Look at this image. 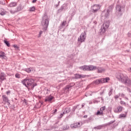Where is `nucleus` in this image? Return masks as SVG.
<instances>
[{
	"mask_svg": "<svg viewBox=\"0 0 131 131\" xmlns=\"http://www.w3.org/2000/svg\"><path fill=\"white\" fill-rule=\"evenodd\" d=\"M21 83L24 85L28 89L29 86H31V89H33L36 85V83H34V80L27 78L21 81Z\"/></svg>",
	"mask_w": 131,
	"mask_h": 131,
	"instance_id": "2",
	"label": "nucleus"
},
{
	"mask_svg": "<svg viewBox=\"0 0 131 131\" xmlns=\"http://www.w3.org/2000/svg\"><path fill=\"white\" fill-rule=\"evenodd\" d=\"M114 122V121H113V122H111V124H112V123H113Z\"/></svg>",
	"mask_w": 131,
	"mask_h": 131,
	"instance_id": "51",
	"label": "nucleus"
},
{
	"mask_svg": "<svg viewBox=\"0 0 131 131\" xmlns=\"http://www.w3.org/2000/svg\"><path fill=\"white\" fill-rule=\"evenodd\" d=\"M83 107H84V103H83V104H82V108Z\"/></svg>",
	"mask_w": 131,
	"mask_h": 131,
	"instance_id": "48",
	"label": "nucleus"
},
{
	"mask_svg": "<svg viewBox=\"0 0 131 131\" xmlns=\"http://www.w3.org/2000/svg\"><path fill=\"white\" fill-rule=\"evenodd\" d=\"M0 58H2V59H6L7 58L6 53L3 51L0 52Z\"/></svg>",
	"mask_w": 131,
	"mask_h": 131,
	"instance_id": "16",
	"label": "nucleus"
},
{
	"mask_svg": "<svg viewBox=\"0 0 131 131\" xmlns=\"http://www.w3.org/2000/svg\"><path fill=\"white\" fill-rule=\"evenodd\" d=\"M122 110H123V107L118 106L117 108H115L114 112L115 113H120L121 112H122Z\"/></svg>",
	"mask_w": 131,
	"mask_h": 131,
	"instance_id": "12",
	"label": "nucleus"
},
{
	"mask_svg": "<svg viewBox=\"0 0 131 131\" xmlns=\"http://www.w3.org/2000/svg\"><path fill=\"white\" fill-rule=\"evenodd\" d=\"M4 43H5V45H6V46H7V47H10V43L9 42V41L5 40H4Z\"/></svg>",
	"mask_w": 131,
	"mask_h": 131,
	"instance_id": "29",
	"label": "nucleus"
},
{
	"mask_svg": "<svg viewBox=\"0 0 131 131\" xmlns=\"http://www.w3.org/2000/svg\"><path fill=\"white\" fill-rule=\"evenodd\" d=\"M106 109V107L105 106H103V107H101L100 109V111L101 112H103V111H104V110Z\"/></svg>",
	"mask_w": 131,
	"mask_h": 131,
	"instance_id": "32",
	"label": "nucleus"
},
{
	"mask_svg": "<svg viewBox=\"0 0 131 131\" xmlns=\"http://www.w3.org/2000/svg\"><path fill=\"white\" fill-rule=\"evenodd\" d=\"M86 117H88V116H87V115H85V116H83V118H86Z\"/></svg>",
	"mask_w": 131,
	"mask_h": 131,
	"instance_id": "49",
	"label": "nucleus"
},
{
	"mask_svg": "<svg viewBox=\"0 0 131 131\" xmlns=\"http://www.w3.org/2000/svg\"><path fill=\"white\" fill-rule=\"evenodd\" d=\"M66 25V20H63V22L60 24V26L62 27L65 26Z\"/></svg>",
	"mask_w": 131,
	"mask_h": 131,
	"instance_id": "31",
	"label": "nucleus"
},
{
	"mask_svg": "<svg viewBox=\"0 0 131 131\" xmlns=\"http://www.w3.org/2000/svg\"><path fill=\"white\" fill-rule=\"evenodd\" d=\"M86 38V33L85 32H82L80 36L78 38V41L81 43L85 41Z\"/></svg>",
	"mask_w": 131,
	"mask_h": 131,
	"instance_id": "7",
	"label": "nucleus"
},
{
	"mask_svg": "<svg viewBox=\"0 0 131 131\" xmlns=\"http://www.w3.org/2000/svg\"><path fill=\"white\" fill-rule=\"evenodd\" d=\"M1 46H2V43H0V47H1Z\"/></svg>",
	"mask_w": 131,
	"mask_h": 131,
	"instance_id": "53",
	"label": "nucleus"
},
{
	"mask_svg": "<svg viewBox=\"0 0 131 131\" xmlns=\"http://www.w3.org/2000/svg\"><path fill=\"white\" fill-rule=\"evenodd\" d=\"M41 25L43 30H47L49 26V18L47 15H45L42 17Z\"/></svg>",
	"mask_w": 131,
	"mask_h": 131,
	"instance_id": "4",
	"label": "nucleus"
},
{
	"mask_svg": "<svg viewBox=\"0 0 131 131\" xmlns=\"http://www.w3.org/2000/svg\"><path fill=\"white\" fill-rule=\"evenodd\" d=\"M22 10V7L21 6H18L16 8V12H19V11H21Z\"/></svg>",
	"mask_w": 131,
	"mask_h": 131,
	"instance_id": "27",
	"label": "nucleus"
},
{
	"mask_svg": "<svg viewBox=\"0 0 131 131\" xmlns=\"http://www.w3.org/2000/svg\"><path fill=\"white\" fill-rule=\"evenodd\" d=\"M108 27H109V22L106 21L104 23L101 27L100 33V34H103L106 32V30L108 29Z\"/></svg>",
	"mask_w": 131,
	"mask_h": 131,
	"instance_id": "6",
	"label": "nucleus"
},
{
	"mask_svg": "<svg viewBox=\"0 0 131 131\" xmlns=\"http://www.w3.org/2000/svg\"><path fill=\"white\" fill-rule=\"evenodd\" d=\"M13 47L15 48V49H18L19 47H18V46H17V45H13Z\"/></svg>",
	"mask_w": 131,
	"mask_h": 131,
	"instance_id": "39",
	"label": "nucleus"
},
{
	"mask_svg": "<svg viewBox=\"0 0 131 131\" xmlns=\"http://www.w3.org/2000/svg\"><path fill=\"white\" fill-rule=\"evenodd\" d=\"M84 77H85V76L83 75L76 74L75 76V78L76 79H78V78H84Z\"/></svg>",
	"mask_w": 131,
	"mask_h": 131,
	"instance_id": "15",
	"label": "nucleus"
},
{
	"mask_svg": "<svg viewBox=\"0 0 131 131\" xmlns=\"http://www.w3.org/2000/svg\"><path fill=\"white\" fill-rule=\"evenodd\" d=\"M86 97H89L90 96H92V92L91 91H88L85 94Z\"/></svg>",
	"mask_w": 131,
	"mask_h": 131,
	"instance_id": "26",
	"label": "nucleus"
},
{
	"mask_svg": "<svg viewBox=\"0 0 131 131\" xmlns=\"http://www.w3.org/2000/svg\"><path fill=\"white\" fill-rule=\"evenodd\" d=\"M71 88H72L71 85H67L66 87V90H69L70 89H71Z\"/></svg>",
	"mask_w": 131,
	"mask_h": 131,
	"instance_id": "33",
	"label": "nucleus"
},
{
	"mask_svg": "<svg viewBox=\"0 0 131 131\" xmlns=\"http://www.w3.org/2000/svg\"><path fill=\"white\" fill-rule=\"evenodd\" d=\"M89 119H90V120H91V119H92V118H90Z\"/></svg>",
	"mask_w": 131,
	"mask_h": 131,
	"instance_id": "52",
	"label": "nucleus"
},
{
	"mask_svg": "<svg viewBox=\"0 0 131 131\" xmlns=\"http://www.w3.org/2000/svg\"><path fill=\"white\" fill-rule=\"evenodd\" d=\"M118 98H119V96L118 95L115 96V99H118Z\"/></svg>",
	"mask_w": 131,
	"mask_h": 131,
	"instance_id": "40",
	"label": "nucleus"
},
{
	"mask_svg": "<svg viewBox=\"0 0 131 131\" xmlns=\"http://www.w3.org/2000/svg\"><path fill=\"white\" fill-rule=\"evenodd\" d=\"M78 106H79V105H77V106H74V108H73L74 110H75V109H76V108H77V107H78Z\"/></svg>",
	"mask_w": 131,
	"mask_h": 131,
	"instance_id": "41",
	"label": "nucleus"
},
{
	"mask_svg": "<svg viewBox=\"0 0 131 131\" xmlns=\"http://www.w3.org/2000/svg\"><path fill=\"white\" fill-rule=\"evenodd\" d=\"M101 7L99 5L95 4L91 7V11L92 13H97L100 10Z\"/></svg>",
	"mask_w": 131,
	"mask_h": 131,
	"instance_id": "9",
	"label": "nucleus"
},
{
	"mask_svg": "<svg viewBox=\"0 0 131 131\" xmlns=\"http://www.w3.org/2000/svg\"><path fill=\"white\" fill-rule=\"evenodd\" d=\"M10 13L11 14H15V13H17V11H13L12 10H10Z\"/></svg>",
	"mask_w": 131,
	"mask_h": 131,
	"instance_id": "38",
	"label": "nucleus"
},
{
	"mask_svg": "<svg viewBox=\"0 0 131 131\" xmlns=\"http://www.w3.org/2000/svg\"><path fill=\"white\" fill-rule=\"evenodd\" d=\"M70 112V108H66L63 112V114H66L67 113H69Z\"/></svg>",
	"mask_w": 131,
	"mask_h": 131,
	"instance_id": "21",
	"label": "nucleus"
},
{
	"mask_svg": "<svg viewBox=\"0 0 131 131\" xmlns=\"http://www.w3.org/2000/svg\"><path fill=\"white\" fill-rule=\"evenodd\" d=\"M79 69L83 71H92L93 70H97L98 73H102L105 71V69L103 68L97 67L94 66H83L79 67Z\"/></svg>",
	"mask_w": 131,
	"mask_h": 131,
	"instance_id": "1",
	"label": "nucleus"
},
{
	"mask_svg": "<svg viewBox=\"0 0 131 131\" xmlns=\"http://www.w3.org/2000/svg\"><path fill=\"white\" fill-rule=\"evenodd\" d=\"M91 2H93V1H94V0H90Z\"/></svg>",
	"mask_w": 131,
	"mask_h": 131,
	"instance_id": "54",
	"label": "nucleus"
},
{
	"mask_svg": "<svg viewBox=\"0 0 131 131\" xmlns=\"http://www.w3.org/2000/svg\"><path fill=\"white\" fill-rule=\"evenodd\" d=\"M129 131H131V129H130Z\"/></svg>",
	"mask_w": 131,
	"mask_h": 131,
	"instance_id": "55",
	"label": "nucleus"
},
{
	"mask_svg": "<svg viewBox=\"0 0 131 131\" xmlns=\"http://www.w3.org/2000/svg\"><path fill=\"white\" fill-rule=\"evenodd\" d=\"M34 70L32 68H29L25 69V71L28 72V73H30L31 71H33Z\"/></svg>",
	"mask_w": 131,
	"mask_h": 131,
	"instance_id": "20",
	"label": "nucleus"
},
{
	"mask_svg": "<svg viewBox=\"0 0 131 131\" xmlns=\"http://www.w3.org/2000/svg\"><path fill=\"white\" fill-rule=\"evenodd\" d=\"M125 117H126V114H122L119 116V118H125Z\"/></svg>",
	"mask_w": 131,
	"mask_h": 131,
	"instance_id": "22",
	"label": "nucleus"
},
{
	"mask_svg": "<svg viewBox=\"0 0 131 131\" xmlns=\"http://www.w3.org/2000/svg\"><path fill=\"white\" fill-rule=\"evenodd\" d=\"M110 80V78L109 77H106L105 78H101L95 80L94 81V84H100L101 83H105V82H108Z\"/></svg>",
	"mask_w": 131,
	"mask_h": 131,
	"instance_id": "5",
	"label": "nucleus"
},
{
	"mask_svg": "<svg viewBox=\"0 0 131 131\" xmlns=\"http://www.w3.org/2000/svg\"><path fill=\"white\" fill-rule=\"evenodd\" d=\"M54 99V97L51 95L47 96L45 99V102H52V100Z\"/></svg>",
	"mask_w": 131,
	"mask_h": 131,
	"instance_id": "14",
	"label": "nucleus"
},
{
	"mask_svg": "<svg viewBox=\"0 0 131 131\" xmlns=\"http://www.w3.org/2000/svg\"><path fill=\"white\" fill-rule=\"evenodd\" d=\"M105 127V125H99L98 126H97L96 127H94V129H102L103 127Z\"/></svg>",
	"mask_w": 131,
	"mask_h": 131,
	"instance_id": "18",
	"label": "nucleus"
},
{
	"mask_svg": "<svg viewBox=\"0 0 131 131\" xmlns=\"http://www.w3.org/2000/svg\"><path fill=\"white\" fill-rule=\"evenodd\" d=\"M23 102H24V103H25V104H27L26 99H24Z\"/></svg>",
	"mask_w": 131,
	"mask_h": 131,
	"instance_id": "45",
	"label": "nucleus"
},
{
	"mask_svg": "<svg viewBox=\"0 0 131 131\" xmlns=\"http://www.w3.org/2000/svg\"><path fill=\"white\" fill-rule=\"evenodd\" d=\"M110 91L108 92V96H111L112 95V93H113V88L112 87L110 88Z\"/></svg>",
	"mask_w": 131,
	"mask_h": 131,
	"instance_id": "24",
	"label": "nucleus"
},
{
	"mask_svg": "<svg viewBox=\"0 0 131 131\" xmlns=\"http://www.w3.org/2000/svg\"><path fill=\"white\" fill-rule=\"evenodd\" d=\"M116 77L118 79L119 81L122 82L124 84L127 83V80L128 79V76L125 74L118 73L116 74Z\"/></svg>",
	"mask_w": 131,
	"mask_h": 131,
	"instance_id": "3",
	"label": "nucleus"
},
{
	"mask_svg": "<svg viewBox=\"0 0 131 131\" xmlns=\"http://www.w3.org/2000/svg\"><path fill=\"white\" fill-rule=\"evenodd\" d=\"M96 115H103V112H101V111H97Z\"/></svg>",
	"mask_w": 131,
	"mask_h": 131,
	"instance_id": "28",
	"label": "nucleus"
},
{
	"mask_svg": "<svg viewBox=\"0 0 131 131\" xmlns=\"http://www.w3.org/2000/svg\"><path fill=\"white\" fill-rule=\"evenodd\" d=\"M120 103V104H121V105H124V106L126 105V104L125 103V102L123 101H121Z\"/></svg>",
	"mask_w": 131,
	"mask_h": 131,
	"instance_id": "34",
	"label": "nucleus"
},
{
	"mask_svg": "<svg viewBox=\"0 0 131 131\" xmlns=\"http://www.w3.org/2000/svg\"><path fill=\"white\" fill-rule=\"evenodd\" d=\"M57 124H54V128H57Z\"/></svg>",
	"mask_w": 131,
	"mask_h": 131,
	"instance_id": "44",
	"label": "nucleus"
},
{
	"mask_svg": "<svg viewBox=\"0 0 131 131\" xmlns=\"http://www.w3.org/2000/svg\"><path fill=\"white\" fill-rule=\"evenodd\" d=\"M42 34V31H40L39 35H41Z\"/></svg>",
	"mask_w": 131,
	"mask_h": 131,
	"instance_id": "47",
	"label": "nucleus"
},
{
	"mask_svg": "<svg viewBox=\"0 0 131 131\" xmlns=\"http://www.w3.org/2000/svg\"><path fill=\"white\" fill-rule=\"evenodd\" d=\"M15 77L16 78H20V74L17 73L15 74Z\"/></svg>",
	"mask_w": 131,
	"mask_h": 131,
	"instance_id": "36",
	"label": "nucleus"
},
{
	"mask_svg": "<svg viewBox=\"0 0 131 131\" xmlns=\"http://www.w3.org/2000/svg\"><path fill=\"white\" fill-rule=\"evenodd\" d=\"M82 125V122H77L72 124L70 125L71 128H77V127H80Z\"/></svg>",
	"mask_w": 131,
	"mask_h": 131,
	"instance_id": "10",
	"label": "nucleus"
},
{
	"mask_svg": "<svg viewBox=\"0 0 131 131\" xmlns=\"http://www.w3.org/2000/svg\"><path fill=\"white\" fill-rule=\"evenodd\" d=\"M57 111H58V110L55 109L54 111V112L53 113L55 114V113H56V112H57Z\"/></svg>",
	"mask_w": 131,
	"mask_h": 131,
	"instance_id": "46",
	"label": "nucleus"
},
{
	"mask_svg": "<svg viewBox=\"0 0 131 131\" xmlns=\"http://www.w3.org/2000/svg\"><path fill=\"white\" fill-rule=\"evenodd\" d=\"M2 99L4 104H7V103H8V105H10V100L7 96L3 95Z\"/></svg>",
	"mask_w": 131,
	"mask_h": 131,
	"instance_id": "11",
	"label": "nucleus"
},
{
	"mask_svg": "<svg viewBox=\"0 0 131 131\" xmlns=\"http://www.w3.org/2000/svg\"><path fill=\"white\" fill-rule=\"evenodd\" d=\"M65 114H64L63 113H61L60 114L59 118H62V117H63V116Z\"/></svg>",
	"mask_w": 131,
	"mask_h": 131,
	"instance_id": "37",
	"label": "nucleus"
},
{
	"mask_svg": "<svg viewBox=\"0 0 131 131\" xmlns=\"http://www.w3.org/2000/svg\"><path fill=\"white\" fill-rule=\"evenodd\" d=\"M116 12L121 15L122 12L124 11V6H122L120 5H117L116 7Z\"/></svg>",
	"mask_w": 131,
	"mask_h": 131,
	"instance_id": "8",
	"label": "nucleus"
},
{
	"mask_svg": "<svg viewBox=\"0 0 131 131\" xmlns=\"http://www.w3.org/2000/svg\"><path fill=\"white\" fill-rule=\"evenodd\" d=\"M36 1H37V0H33L32 1V3L35 4V3H36Z\"/></svg>",
	"mask_w": 131,
	"mask_h": 131,
	"instance_id": "43",
	"label": "nucleus"
},
{
	"mask_svg": "<svg viewBox=\"0 0 131 131\" xmlns=\"http://www.w3.org/2000/svg\"><path fill=\"white\" fill-rule=\"evenodd\" d=\"M0 15L4 16V15H6V12L4 11H0Z\"/></svg>",
	"mask_w": 131,
	"mask_h": 131,
	"instance_id": "35",
	"label": "nucleus"
},
{
	"mask_svg": "<svg viewBox=\"0 0 131 131\" xmlns=\"http://www.w3.org/2000/svg\"><path fill=\"white\" fill-rule=\"evenodd\" d=\"M126 84H128L129 85L131 86V80L129 78H128V80H127Z\"/></svg>",
	"mask_w": 131,
	"mask_h": 131,
	"instance_id": "30",
	"label": "nucleus"
},
{
	"mask_svg": "<svg viewBox=\"0 0 131 131\" xmlns=\"http://www.w3.org/2000/svg\"><path fill=\"white\" fill-rule=\"evenodd\" d=\"M17 6V3L12 2L8 5L10 8H12L13 7H16Z\"/></svg>",
	"mask_w": 131,
	"mask_h": 131,
	"instance_id": "19",
	"label": "nucleus"
},
{
	"mask_svg": "<svg viewBox=\"0 0 131 131\" xmlns=\"http://www.w3.org/2000/svg\"><path fill=\"white\" fill-rule=\"evenodd\" d=\"M128 71H129V72L131 73V68H129L127 69Z\"/></svg>",
	"mask_w": 131,
	"mask_h": 131,
	"instance_id": "42",
	"label": "nucleus"
},
{
	"mask_svg": "<svg viewBox=\"0 0 131 131\" xmlns=\"http://www.w3.org/2000/svg\"><path fill=\"white\" fill-rule=\"evenodd\" d=\"M113 6H110L109 9H107L106 13L105 14L104 17H105V18H108V17H109L110 9H113Z\"/></svg>",
	"mask_w": 131,
	"mask_h": 131,
	"instance_id": "13",
	"label": "nucleus"
},
{
	"mask_svg": "<svg viewBox=\"0 0 131 131\" xmlns=\"http://www.w3.org/2000/svg\"><path fill=\"white\" fill-rule=\"evenodd\" d=\"M0 79L3 81L6 79V74H5V73H2L0 74Z\"/></svg>",
	"mask_w": 131,
	"mask_h": 131,
	"instance_id": "17",
	"label": "nucleus"
},
{
	"mask_svg": "<svg viewBox=\"0 0 131 131\" xmlns=\"http://www.w3.org/2000/svg\"><path fill=\"white\" fill-rule=\"evenodd\" d=\"M7 94H10V92L7 91Z\"/></svg>",
	"mask_w": 131,
	"mask_h": 131,
	"instance_id": "50",
	"label": "nucleus"
},
{
	"mask_svg": "<svg viewBox=\"0 0 131 131\" xmlns=\"http://www.w3.org/2000/svg\"><path fill=\"white\" fill-rule=\"evenodd\" d=\"M29 11H30V12H34V11H35V7L33 6L30 8Z\"/></svg>",
	"mask_w": 131,
	"mask_h": 131,
	"instance_id": "25",
	"label": "nucleus"
},
{
	"mask_svg": "<svg viewBox=\"0 0 131 131\" xmlns=\"http://www.w3.org/2000/svg\"><path fill=\"white\" fill-rule=\"evenodd\" d=\"M68 128H69V126H68L67 124L64 125L62 127L63 130H66V129H68Z\"/></svg>",
	"mask_w": 131,
	"mask_h": 131,
	"instance_id": "23",
	"label": "nucleus"
}]
</instances>
